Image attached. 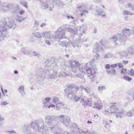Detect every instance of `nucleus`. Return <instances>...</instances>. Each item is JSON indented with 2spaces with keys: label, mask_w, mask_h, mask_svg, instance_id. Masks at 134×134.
Instances as JSON below:
<instances>
[{
  "label": "nucleus",
  "mask_w": 134,
  "mask_h": 134,
  "mask_svg": "<svg viewBox=\"0 0 134 134\" xmlns=\"http://www.w3.org/2000/svg\"><path fill=\"white\" fill-rule=\"evenodd\" d=\"M70 68L72 71L74 73L78 74V76L81 78L83 77L84 74L90 79L92 81L94 80L95 75L93 74L90 68L88 69L85 72H83V68L81 64L78 61L75 60H71L70 61Z\"/></svg>",
  "instance_id": "nucleus-1"
},
{
  "label": "nucleus",
  "mask_w": 134,
  "mask_h": 134,
  "mask_svg": "<svg viewBox=\"0 0 134 134\" xmlns=\"http://www.w3.org/2000/svg\"><path fill=\"white\" fill-rule=\"evenodd\" d=\"M27 134H35L37 132H43L44 130V125L43 120L42 119L32 121L30 125H25Z\"/></svg>",
  "instance_id": "nucleus-2"
},
{
  "label": "nucleus",
  "mask_w": 134,
  "mask_h": 134,
  "mask_svg": "<svg viewBox=\"0 0 134 134\" xmlns=\"http://www.w3.org/2000/svg\"><path fill=\"white\" fill-rule=\"evenodd\" d=\"M56 35H53L52 37L53 38L57 39L60 38L59 41L60 42L59 44L63 46L65 44V41L62 40V39L65 38V32L64 30L60 28H59L57 31L55 32Z\"/></svg>",
  "instance_id": "nucleus-3"
},
{
  "label": "nucleus",
  "mask_w": 134,
  "mask_h": 134,
  "mask_svg": "<svg viewBox=\"0 0 134 134\" xmlns=\"http://www.w3.org/2000/svg\"><path fill=\"white\" fill-rule=\"evenodd\" d=\"M117 104L116 103L111 104V105L110 107V109L112 111L110 112V113L113 115L116 114V116L117 118L119 117L120 118H121L124 116V112L122 111H119L118 108L116 106Z\"/></svg>",
  "instance_id": "nucleus-4"
},
{
  "label": "nucleus",
  "mask_w": 134,
  "mask_h": 134,
  "mask_svg": "<svg viewBox=\"0 0 134 134\" xmlns=\"http://www.w3.org/2000/svg\"><path fill=\"white\" fill-rule=\"evenodd\" d=\"M88 7V4L81 3L78 4L76 8L80 12V15L81 16H83L85 15L86 14L89 13V12L88 10L85 9V8H87Z\"/></svg>",
  "instance_id": "nucleus-5"
},
{
  "label": "nucleus",
  "mask_w": 134,
  "mask_h": 134,
  "mask_svg": "<svg viewBox=\"0 0 134 134\" xmlns=\"http://www.w3.org/2000/svg\"><path fill=\"white\" fill-rule=\"evenodd\" d=\"M46 122L49 126L55 125L58 123V120L54 116L52 115H47L45 118Z\"/></svg>",
  "instance_id": "nucleus-6"
},
{
  "label": "nucleus",
  "mask_w": 134,
  "mask_h": 134,
  "mask_svg": "<svg viewBox=\"0 0 134 134\" xmlns=\"http://www.w3.org/2000/svg\"><path fill=\"white\" fill-rule=\"evenodd\" d=\"M59 118L60 119V120L61 121L66 127L69 126V123L71 121L69 117L62 115H59Z\"/></svg>",
  "instance_id": "nucleus-7"
},
{
  "label": "nucleus",
  "mask_w": 134,
  "mask_h": 134,
  "mask_svg": "<svg viewBox=\"0 0 134 134\" xmlns=\"http://www.w3.org/2000/svg\"><path fill=\"white\" fill-rule=\"evenodd\" d=\"M5 26L6 27L7 30L8 27L9 28H13L14 29L16 27V24L13 20H10L9 18L7 19L4 22Z\"/></svg>",
  "instance_id": "nucleus-8"
},
{
  "label": "nucleus",
  "mask_w": 134,
  "mask_h": 134,
  "mask_svg": "<svg viewBox=\"0 0 134 134\" xmlns=\"http://www.w3.org/2000/svg\"><path fill=\"white\" fill-rule=\"evenodd\" d=\"M65 30L67 31L72 33L75 35H77V34L82 35L85 33V31L84 30L83 28H80V29L77 31V30H74L72 29H71L69 27H66L65 28Z\"/></svg>",
  "instance_id": "nucleus-9"
},
{
  "label": "nucleus",
  "mask_w": 134,
  "mask_h": 134,
  "mask_svg": "<svg viewBox=\"0 0 134 134\" xmlns=\"http://www.w3.org/2000/svg\"><path fill=\"white\" fill-rule=\"evenodd\" d=\"M78 132L73 131L71 132L70 134H97V133L93 131L87 130L84 132L83 130L79 128L77 129Z\"/></svg>",
  "instance_id": "nucleus-10"
},
{
  "label": "nucleus",
  "mask_w": 134,
  "mask_h": 134,
  "mask_svg": "<svg viewBox=\"0 0 134 134\" xmlns=\"http://www.w3.org/2000/svg\"><path fill=\"white\" fill-rule=\"evenodd\" d=\"M49 72L48 70H46L44 71L42 69H41L37 72V75L41 78V81H42L46 77L47 75V76H48Z\"/></svg>",
  "instance_id": "nucleus-11"
},
{
  "label": "nucleus",
  "mask_w": 134,
  "mask_h": 134,
  "mask_svg": "<svg viewBox=\"0 0 134 134\" xmlns=\"http://www.w3.org/2000/svg\"><path fill=\"white\" fill-rule=\"evenodd\" d=\"M49 129L54 134H62L63 131L62 129L55 125L54 126L49 127Z\"/></svg>",
  "instance_id": "nucleus-12"
},
{
  "label": "nucleus",
  "mask_w": 134,
  "mask_h": 134,
  "mask_svg": "<svg viewBox=\"0 0 134 134\" xmlns=\"http://www.w3.org/2000/svg\"><path fill=\"white\" fill-rule=\"evenodd\" d=\"M6 27L5 26V23H4L2 21H0V37L2 39L4 38L3 32L7 30Z\"/></svg>",
  "instance_id": "nucleus-13"
},
{
  "label": "nucleus",
  "mask_w": 134,
  "mask_h": 134,
  "mask_svg": "<svg viewBox=\"0 0 134 134\" xmlns=\"http://www.w3.org/2000/svg\"><path fill=\"white\" fill-rule=\"evenodd\" d=\"M14 13L22 15L24 14L25 11L22 9H20L19 5H17L14 8V10L12 11Z\"/></svg>",
  "instance_id": "nucleus-14"
},
{
  "label": "nucleus",
  "mask_w": 134,
  "mask_h": 134,
  "mask_svg": "<svg viewBox=\"0 0 134 134\" xmlns=\"http://www.w3.org/2000/svg\"><path fill=\"white\" fill-rule=\"evenodd\" d=\"M15 7H14V5L13 4H9L7 5L4 6L3 7H1L2 10L4 12H6L7 10H13L12 12L14 10V8Z\"/></svg>",
  "instance_id": "nucleus-15"
},
{
  "label": "nucleus",
  "mask_w": 134,
  "mask_h": 134,
  "mask_svg": "<svg viewBox=\"0 0 134 134\" xmlns=\"http://www.w3.org/2000/svg\"><path fill=\"white\" fill-rule=\"evenodd\" d=\"M80 101L82 105L85 107L87 105L90 106H92V103L91 101H90L89 100H85L83 97L80 100Z\"/></svg>",
  "instance_id": "nucleus-16"
},
{
  "label": "nucleus",
  "mask_w": 134,
  "mask_h": 134,
  "mask_svg": "<svg viewBox=\"0 0 134 134\" xmlns=\"http://www.w3.org/2000/svg\"><path fill=\"white\" fill-rule=\"evenodd\" d=\"M50 72L49 73L48 77L50 79H55L58 77V76L57 74V72L56 71L54 72L53 70H51L49 71Z\"/></svg>",
  "instance_id": "nucleus-17"
},
{
  "label": "nucleus",
  "mask_w": 134,
  "mask_h": 134,
  "mask_svg": "<svg viewBox=\"0 0 134 134\" xmlns=\"http://www.w3.org/2000/svg\"><path fill=\"white\" fill-rule=\"evenodd\" d=\"M94 49L97 52H100L103 51V48L100 44L98 43H96L95 45V47Z\"/></svg>",
  "instance_id": "nucleus-18"
},
{
  "label": "nucleus",
  "mask_w": 134,
  "mask_h": 134,
  "mask_svg": "<svg viewBox=\"0 0 134 134\" xmlns=\"http://www.w3.org/2000/svg\"><path fill=\"white\" fill-rule=\"evenodd\" d=\"M93 107L99 110L100 109L102 108V103L98 101L94 103Z\"/></svg>",
  "instance_id": "nucleus-19"
},
{
  "label": "nucleus",
  "mask_w": 134,
  "mask_h": 134,
  "mask_svg": "<svg viewBox=\"0 0 134 134\" xmlns=\"http://www.w3.org/2000/svg\"><path fill=\"white\" fill-rule=\"evenodd\" d=\"M119 41L120 42H123L125 41L126 36L123 34H119L118 35Z\"/></svg>",
  "instance_id": "nucleus-20"
},
{
  "label": "nucleus",
  "mask_w": 134,
  "mask_h": 134,
  "mask_svg": "<svg viewBox=\"0 0 134 134\" xmlns=\"http://www.w3.org/2000/svg\"><path fill=\"white\" fill-rule=\"evenodd\" d=\"M95 10L98 15H101L102 17H106V16L105 14L102 15L103 12V11L99 9L98 7L97 6L96 7Z\"/></svg>",
  "instance_id": "nucleus-21"
},
{
  "label": "nucleus",
  "mask_w": 134,
  "mask_h": 134,
  "mask_svg": "<svg viewBox=\"0 0 134 134\" xmlns=\"http://www.w3.org/2000/svg\"><path fill=\"white\" fill-rule=\"evenodd\" d=\"M56 107L57 110H59L62 108H63V109L65 108V106L64 104L61 103H60L56 104Z\"/></svg>",
  "instance_id": "nucleus-22"
},
{
  "label": "nucleus",
  "mask_w": 134,
  "mask_h": 134,
  "mask_svg": "<svg viewBox=\"0 0 134 134\" xmlns=\"http://www.w3.org/2000/svg\"><path fill=\"white\" fill-rule=\"evenodd\" d=\"M118 40V37L115 35H113L110 37L111 41L113 42L116 45L118 44V43L116 42Z\"/></svg>",
  "instance_id": "nucleus-23"
},
{
  "label": "nucleus",
  "mask_w": 134,
  "mask_h": 134,
  "mask_svg": "<svg viewBox=\"0 0 134 134\" xmlns=\"http://www.w3.org/2000/svg\"><path fill=\"white\" fill-rule=\"evenodd\" d=\"M122 34L126 36H130L131 34L130 30L129 29H126L123 30V32Z\"/></svg>",
  "instance_id": "nucleus-24"
},
{
  "label": "nucleus",
  "mask_w": 134,
  "mask_h": 134,
  "mask_svg": "<svg viewBox=\"0 0 134 134\" xmlns=\"http://www.w3.org/2000/svg\"><path fill=\"white\" fill-rule=\"evenodd\" d=\"M20 4L26 8H28V3L25 1L24 0H20L19 1Z\"/></svg>",
  "instance_id": "nucleus-25"
},
{
  "label": "nucleus",
  "mask_w": 134,
  "mask_h": 134,
  "mask_svg": "<svg viewBox=\"0 0 134 134\" xmlns=\"http://www.w3.org/2000/svg\"><path fill=\"white\" fill-rule=\"evenodd\" d=\"M51 34L50 31H44L42 34V35L43 37H49L51 36Z\"/></svg>",
  "instance_id": "nucleus-26"
},
{
  "label": "nucleus",
  "mask_w": 134,
  "mask_h": 134,
  "mask_svg": "<svg viewBox=\"0 0 134 134\" xmlns=\"http://www.w3.org/2000/svg\"><path fill=\"white\" fill-rule=\"evenodd\" d=\"M26 18H23L21 16H20L19 15H17L16 16V19L17 21L19 23H20L22 21L25 20Z\"/></svg>",
  "instance_id": "nucleus-27"
},
{
  "label": "nucleus",
  "mask_w": 134,
  "mask_h": 134,
  "mask_svg": "<svg viewBox=\"0 0 134 134\" xmlns=\"http://www.w3.org/2000/svg\"><path fill=\"white\" fill-rule=\"evenodd\" d=\"M106 71L109 75H115L116 70L114 69H112L111 70H107Z\"/></svg>",
  "instance_id": "nucleus-28"
},
{
  "label": "nucleus",
  "mask_w": 134,
  "mask_h": 134,
  "mask_svg": "<svg viewBox=\"0 0 134 134\" xmlns=\"http://www.w3.org/2000/svg\"><path fill=\"white\" fill-rule=\"evenodd\" d=\"M49 4L50 5V4H48L46 3H44V2H41V6L42 8L44 9H46L48 7H50L49 6Z\"/></svg>",
  "instance_id": "nucleus-29"
},
{
  "label": "nucleus",
  "mask_w": 134,
  "mask_h": 134,
  "mask_svg": "<svg viewBox=\"0 0 134 134\" xmlns=\"http://www.w3.org/2000/svg\"><path fill=\"white\" fill-rule=\"evenodd\" d=\"M69 92V94L68 95V97L71 99L72 100L75 95L72 91L71 90Z\"/></svg>",
  "instance_id": "nucleus-30"
},
{
  "label": "nucleus",
  "mask_w": 134,
  "mask_h": 134,
  "mask_svg": "<svg viewBox=\"0 0 134 134\" xmlns=\"http://www.w3.org/2000/svg\"><path fill=\"white\" fill-rule=\"evenodd\" d=\"M24 90V87L23 86H20L18 89L19 92L21 93L23 96H24L25 94V93L23 92Z\"/></svg>",
  "instance_id": "nucleus-31"
},
{
  "label": "nucleus",
  "mask_w": 134,
  "mask_h": 134,
  "mask_svg": "<svg viewBox=\"0 0 134 134\" xmlns=\"http://www.w3.org/2000/svg\"><path fill=\"white\" fill-rule=\"evenodd\" d=\"M128 52L131 55L134 54V48L129 47L127 50Z\"/></svg>",
  "instance_id": "nucleus-32"
},
{
  "label": "nucleus",
  "mask_w": 134,
  "mask_h": 134,
  "mask_svg": "<svg viewBox=\"0 0 134 134\" xmlns=\"http://www.w3.org/2000/svg\"><path fill=\"white\" fill-rule=\"evenodd\" d=\"M51 0L52 1L53 4H50V5L49 4V7L50 8L53 7V5H55V4H57V2H59V0Z\"/></svg>",
  "instance_id": "nucleus-33"
},
{
  "label": "nucleus",
  "mask_w": 134,
  "mask_h": 134,
  "mask_svg": "<svg viewBox=\"0 0 134 134\" xmlns=\"http://www.w3.org/2000/svg\"><path fill=\"white\" fill-rule=\"evenodd\" d=\"M118 54L121 57H126L127 55V53L125 51L119 52L118 53Z\"/></svg>",
  "instance_id": "nucleus-34"
},
{
  "label": "nucleus",
  "mask_w": 134,
  "mask_h": 134,
  "mask_svg": "<svg viewBox=\"0 0 134 134\" xmlns=\"http://www.w3.org/2000/svg\"><path fill=\"white\" fill-rule=\"evenodd\" d=\"M123 15H127L129 14L130 15H132L133 14V13H130L129 11L126 10H124L122 12Z\"/></svg>",
  "instance_id": "nucleus-35"
},
{
  "label": "nucleus",
  "mask_w": 134,
  "mask_h": 134,
  "mask_svg": "<svg viewBox=\"0 0 134 134\" xmlns=\"http://www.w3.org/2000/svg\"><path fill=\"white\" fill-rule=\"evenodd\" d=\"M68 88L66 89L64 91L65 92L67 93L69 91H70V89H72L73 88L72 86L71 85H68L67 86Z\"/></svg>",
  "instance_id": "nucleus-36"
},
{
  "label": "nucleus",
  "mask_w": 134,
  "mask_h": 134,
  "mask_svg": "<svg viewBox=\"0 0 134 134\" xmlns=\"http://www.w3.org/2000/svg\"><path fill=\"white\" fill-rule=\"evenodd\" d=\"M113 55L110 53H107L105 54L104 57L105 59L110 58L112 57Z\"/></svg>",
  "instance_id": "nucleus-37"
},
{
  "label": "nucleus",
  "mask_w": 134,
  "mask_h": 134,
  "mask_svg": "<svg viewBox=\"0 0 134 134\" xmlns=\"http://www.w3.org/2000/svg\"><path fill=\"white\" fill-rule=\"evenodd\" d=\"M82 97H82L81 96L80 97H78L77 96L75 95L74 96L73 99H72V100H73L75 102H77L79 100L80 98L81 99V98Z\"/></svg>",
  "instance_id": "nucleus-38"
},
{
  "label": "nucleus",
  "mask_w": 134,
  "mask_h": 134,
  "mask_svg": "<svg viewBox=\"0 0 134 134\" xmlns=\"http://www.w3.org/2000/svg\"><path fill=\"white\" fill-rule=\"evenodd\" d=\"M33 34L34 36L38 38H41L42 37L41 34L38 32L33 33Z\"/></svg>",
  "instance_id": "nucleus-39"
},
{
  "label": "nucleus",
  "mask_w": 134,
  "mask_h": 134,
  "mask_svg": "<svg viewBox=\"0 0 134 134\" xmlns=\"http://www.w3.org/2000/svg\"><path fill=\"white\" fill-rule=\"evenodd\" d=\"M48 103L49 102L45 101L44 100H43V108H47L48 107Z\"/></svg>",
  "instance_id": "nucleus-40"
},
{
  "label": "nucleus",
  "mask_w": 134,
  "mask_h": 134,
  "mask_svg": "<svg viewBox=\"0 0 134 134\" xmlns=\"http://www.w3.org/2000/svg\"><path fill=\"white\" fill-rule=\"evenodd\" d=\"M69 76L68 74H66L65 72L60 73L59 76L63 77H65Z\"/></svg>",
  "instance_id": "nucleus-41"
},
{
  "label": "nucleus",
  "mask_w": 134,
  "mask_h": 134,
  "mask_svg": "<svg viewBox=\"0 0 134 134\" xmlns=\"http://www.w3.org/2000/svg\"><path fill=\"white\" fill-rule=\"evenodd\" d=\"M38 22L36 20H35L34 23V28H35L36 30H38Z\"/></svg>",
  "instance_id": "nucleus-42"
},
{
  "label": "nucleus",
  "mask_w": 134,
  "mask_h": 134,
  "mask_svg": "<svg viewBox=\"0 0 134 134\" xmlns=\"http://www.w3.org/2000/svg\"><path fill=\"white\" fill-rule=\"evenodd\" d=\"M97 89L98 91H102L103 90L106 89L105 87L104 86H102L101 87L99 86H98Z\"/></svg>",
  "instance_id": "nucleus-43"
},
{
  "label": "nucleus",
  "mask_w": 134,
  "mask_h": 134,
  "mask_svg": "<svg viewBox=\"0 0 134 134\" xmlns=\"http://www.w3.org/2000/svg\"><path fill=\"white\" fill-rule=\"evenodd\" d=\"M53 102L54 103H56L57 104L58 103V102H59V100L58 98L56 97H55L53 99Z\"/></svg>",
  "instance_id": "nucleus-44"
},
{
  "label": "nucleus",
  "mask_w": 134,
  "mask_h": 134,
  "mask_svg": "<svg viewBox=\"0 0 134 134\" xmlns=\"http://www.w3.org/2000/svg\"><path fill=\"white\" fill-rule=\"evenodd\" d=\"M128 74L131 76H134V70L133 69H131L129 71V73Z\"/></svg>",
  "instance_id": "nucleus-45"
},
{
  "label": "nucleus",
  "mask_w": 134,
  "mask_h": 134,
  "mask_svg": "<svg viewBox=\"0 0 134 134\" xmlns=\"http://www.w3.org/2000/svg\"><path fill=\"white\" fill-rule=\"evenodd\" d=\"M85 91L87 93H89L91 92L92 90L91 89L90 87H86V89Z\"/></svg>",
  "instance_id": "nucleus-46"
},
{
  "label": "nucleus",
  "mask_w": 134,
  "mask_h": 134,
  "mask_svg": "<svg viewBox=\"0 0 134 134\" xmlns=\"http://www.w3.org/2000/svg\"><path fill=\"white\" fill-rule=\"evenodd\" d=\"M132 115V113L131 111H130L127 112L126 114V116L128 117H131Z\"/></svg>",
  "instance_id": "nucleus-47"
},
{
  "label": "nucleus",
  "mask_w": 134,
  "mask_h": 134,
  "mask_svg": "<svg viewBox=\"0 0 134 134\" xmlns=\"http://www.w3.org/2000/svg\"><path fill=\"white\" fill-rule=\"evenodd\" d=\"M124 79L126 81H130L132 80V78L127 76H125L123 77Z\"/></svg>",
  "instance_id": "nucleus-48"
},
{
  "label": "nucleus",
  "mask_w": 134,
  "mask_h": 134,
  "mask_svg": "<svg viewBox=\"0 0 134 134\" xmlns=\"http://www.w3.org/2000/svg\"><path fill=\"white\" fill-rule=\"evenodd\" d=\"M126 69L124 68H122L121 70V73L124 75L126 74Z\"/></svg>",
  "instance_id": "nucleus-49"
},
{
  "label": "nucleus",
  "mask_w": 134,
  "mask_h": 134,
  "mask_svg": "<svg viewBox=\"0 0 134 134\" xmlns=\"http://www.w3.org/2000/svg\"><path fill=\"white\" fill-rule=\"evenodd\" d=\"M100 42L101 44L103 46H104L106 44V41L104 40H101L100 41Z\"/></svg>",
  "instance_id": "nucleus-50"
},
{
  "label": "nucleus",
  "mask_w": 134,
  "mask_h": 134,
  "mask_svg": "<svg viewBox=\"0 0 134 134\" xmlns=\"http://www.w3.org/2000/svg\"><path fill=\"white\" fill-rule=\"evenodd\" d=\"M63 3L59 0V2H57V4H55V5H56L58 7H59L60 6L63 5Z\"/></svg>",
  "instance_id": "nucleus-51"
},
{
  "label": "nucleus",
  "mask_w": 134,
  "mask_h": 134,
  "mask_svg": "<svg viewBox=\"0 0 134 134\" xmlns=\"http://www.w3.org/2000/svg\"><path fill=\"white\" fill-rule=\"evenodd\" d=\"M33 54L34 56L39 57L40 56V54L36 52H33Z\"/></svg>",
  "instance_id": "nucleus-52"
},
{
  "label": "nucleus",
  "mask_w": 134,
  "mask_h": 134,
  "mask_svg": "<svg viewBox=\"0 0 134 134\" xmlns=\"http://www.w3.org/2000/svg\"><path fill=\"white\" fill-rule=\"evenodd\" d=\"M7 132L9 134H14L16 133L15 130H12L10 131H8Z\"/></svg>",
  "instance_id": "nucleus-53"
},
{
  "label": "nucleus",
  "mask_w": 134,
  "mask_h": 134,
  "mask_svg": "<svg viewBox=\"0 0 134 134\" xmlns=\"http://www.w3.org/2000/svg\"><path fill=\"white\" fill-rule=\"evenodd\" d=\"M46 65L48 66H50L51 64V63L49 60H47L46 62Z\"/></svg>",
  "instance_id": "nucleus-54"
},
{
  "label": "nucleus",
  "mask_w": 134,
  "mask_h": 134,
  "mask_svg": "<svg viewBox=\"0 0 134 134\" xmlns=\"http://www.w3.org/2000/svg\"><path fill=\"white\" fill-rule=\"evenodd\" d=\"M99 54L96 53V54L95 55V57L96 58V59L97 60L98 59H99Z\"/></svg>",
  "instance_id": "nucleus-55"
},
{
  "label": "nucleus",
  "mask_w": 134,
  "mask_h": 134,
  "mask_svg": "<svg viewBox=\"0 0 134 134\" xmlns=\"http://www.w3.org/2000/svg\"><path fill=\"white\" fill-rule=\"evenodd\" d=\"M117 64H112L111 65V67L112 68V69H114V68L117 67Z\"/></svg>",
  "instance_id": "nucleus-56"
},
{
  "label": "nucleus",
  "mask_w": 134,
  "mask_h": 134,
  "mask_svg": "<svg viewBox=\"0 0 134 134\" xmlns=\"http://www.w3.org/2000/svg\"><path fill=\"white\" fill-rule=\"evenodd\" d=\"M118 65L119 68H121L123 67V65L121 63H120L118 64Z\"/></svg>",
  "instance_id": "nucleus-57"
},
{
  "label": "nucleus",
  "mask_w": 134,
  "mask_h": 134,
  "mask_svg": "<svg viewBox=\"0 0 134 134\" xmlns=\"http://www.w3.org/2000/svg\"><path fill=\"white\" fill-rule=\"evenodd\" d=\"M51 98L48 97H46L45 98L44 100L48 102L51 100Z\"/></svg>",
  "instance_id": "nucleus-58"
},
{
  "label": "nucleus",
  "mask_w": 134,
  "mask_h": 134,
  "mask_svg": "<svg viewBox=\"0 0 134 134\" xmlns=\"http://www.w3.org/2000/svg\"><path fill=\"white\" fill-rule=\"evenodd\" d=\"M8 103L6 102H2L1 103V105H5L7 104Z\"/></svg>",
  "instance_id": "nucleus-59"
},
{
  "label": "nucleus",
  "mask_w": 134,
  "mask_h": 134,
  "mask_svg": "<svg viewBox=\"0 0 134 134\" xmlns=\"http://www.w3.org/2000/svg\"><path fill=\"white\" fill-rule=\"evenodd\" d=\"M47 25V24L46 23H42L40 25L41 27H42Z\"/></svg>",
  "instance_id": "nucleus-60"
},
{
  "label": "nucleus",
  "mask_w": 134,
  "mask_h": 134,
  "mask_svg": "<svg viewBox=\"0 0 134 134\" xmlns=\"http://www.w3.org/2000/svg\"><path fill=\"white\" fill-rule=\"evenodd\" d=\"M67 18L69 19H70V18H71L72 19H74V18L71 15H69V16L67 15Z\"/></svg>",
  "instance_id": "nucleus-61"
},
{
  "label": "nucleus",
  "mask_w": 134,
  "mask_h": 134,
  "mask_svg": "<svg viewBox=\"0 0 134 134\" xmlns=\"http://www.w3.org/2000/svg\"><path fill=\"white\" fill-rule=\"evenodd\" d=\"M110 65L109 64H107L105 66V68L107 69H108L110 68Z\"/></svg>",
  "instance_id": "nucleus-62"
},
{
  "label": "nucleus",
  "mask_w": 134,
  "mask_h": 134,
  "mask_svg": "<svg viewBox=\"0 0 134 134\" xmlns=\"http://www.w3.org/2000/svg\"><path fill=\"white\" fill-rule=\"evenodd\" d=\"M55 107V105L54 104H51L48 106V107L49 108H50V107L54 108Z\"/></svg>",
  "instance_id": "nucleus-63"
},
{
  "label": "nucleus",
  "mask_w": 134,
  "mask_h": 134,
  "mask_svg": "<svg viewBox=\"0 0 134 134\" xmlns=\"http://www.w3.org/2000/svg\"><path fill=\"white\" fill-rule=\"evenodd\" d=\"M46 43L47 44L50 45V42L48 40H46L45 41Z\"/></svg>",
  "instance_id": "nucleus-64"
}]
</instances>
